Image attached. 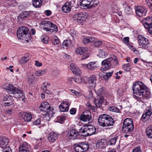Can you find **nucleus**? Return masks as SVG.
I'll return each mask as SVG.
<instances>
[{
	"mask_svg": "<svg viewBox=\"0 0 152 152\" xmlns=\"http://www.w3.org/2000/svg\"><path fill=\"white\" fill-rule=\"evenodd\" d=\"M39 108L41 111L44 113H45L47 115H49L52 113V111L50 109V105L46 102L42 103L39 106Z\"/></svg>",
	"mask_w": 152,
	"mask_h": 152,
	"instance_id": "9b49d317",
	"label": "nucleus"
},
{
	"mask_svg": "<svg viewBox=\"0 0 152 152\" xmlns=\"http://www.w3.org/2000/svg\"><path fill=\"white\" fill-rule=\"evenodd\" d=\"M13 94L14 96L16 98H21L23 95L22 91L21 90L19 89L15 88L13 91Z\"/></svg>",
	"mask_w": 152,
	"mask_h": 152,
	"instance_id": "5701e85b",
	"label": "nucleus"
},
{
	"mask_svg": "<svg viewBox=\"0 0 152 152\" xmlns=\"http://www.w3.org/2000/svg\"><path fill=\"white\" fill-rule=\"evenodd\" d=\"M78 135L77 132L76 130L73 129L70 130L69 132L68 133L69 138L71 139L74 140L76 139Z\"/></svg>",
	"mask_w": 152,
	"mask_h": 152,
	"instance_id": "bb28decb",
	"label": "nucleus"
},
{
	"mask_svg": "<svg viewBox=\"0 0 152 152\" xmlns=\"http://www.w3.org/2000/svg\"><path fill=\"white\" fill-rule=\"evenodd\" d=\"M31 38V34L29 33V31H28V33L26 34V37L23 38L22 39H25L26 40L28 41V40H30Z\"/></svg>",
	"mask_w": 152,
	"mask_h": 152,
	"instance_id": "6e6d98bb",
	"label": "nucleus"
},
{
	"mask_svg": "<svg viewBox=\"0 0 152 152\" xmlns=\"http://www.w3.org/2000/svg\"><path fill=\"white\" fill-rule=\"evenodd\" d=\"M35 65L37 66H42V64L41 63L37 61H35Z\"/></svg>",
	"mask_w": 152,
	"mask_h": 152,
	"instance_id": "774afa93",
	"label": "nucleus"
},
{
	"mask_svg": "<svg viewBox=\"0 0 152 152\" xmlns=\"http://www.w3.org/2000/svg\"><path fill=\"white\" fill-rule=\"evenodd\" d=\"M109 110L113 112L116 113H120V110L118 109L115 106L110 107L108 108Z\"/></svg>",
	"mask_w": 152,
	"mask_h": 152,
	"instance_id": "c03bdc74",
	"label": "nucleus"
},
{
	"mask_svg": "<svg viewBox=\"0 0 152 152\" xmlns=\"http://www.w3.org/2000/svg\"><path fill=\"white\" fill-rule=\"evenodd\" d=\"M132 152H142L140 149V146H138L133 149Z\"/></svg>",
	"mask_w": 152,
	"mask_h": 152,
	"instance_id": "5fc2aeb1",
	"label": "nucleus"
},
{
	"mask_svg": "<svg viewBox=\"0 0 152 152\" xmlns=\"http://www.w3.org/2000/svg\"><path fill=\"white\" fill-rule=\"evenodd\" d=\"M132 90L134 94L133 97L137 101L148 99L151 96L147 87L142 82H136L132 86Z\"/></svg>",
	"mask_w": 152,
	"mask_h": 152,
	"instance_id": "f257e3e1",
	"label": "nucleus"
},
{
	"mask_svg": "<svg viewBox=\"0 0 152 152\" xmlns=\"http://www.w3.org/2000/svg\"><path fill=\"white\" fill-rule=\"evenodd\" d=\"M71 92L77 96H79L80 94L79 92L74 90H72Z\"/></svg>",
	"mask_w": 152,
	"mask_h": 152,
	"instance_id": "338daca9",
	"label": "nucleus"
},
{
	"mask_svg": "<svg viewBox=\"0 0 152 152\" xmlns=\"http://www.w3.org/2000/svg\"><path fill=\"white\" fill-rule=\"evenodd\" d=\"M90 8L96 7L99 2V0H90Z\"/></svg>",
	"mask_w": 152,
	"mask_h": 152,
	"instance_id": "4c0bfd02",
	"label": "nucleus"
},
{
	"mask_svg": "<svg viewBox=\"0 0 152 152\" xmlns=\"http://www.w3.org/2000/svg\"><path fill=\"white\" fill-rule=\"evenodd\" d=\"M91 117L90 112L89 111H85L80 115V119L83 121L86 122L90 121Z\"/></svg>",
	"mask_w": 152,
	"mask_h": 152,
	"instance_id": "ddd939ff",
	"label": "nucleus"
},
{
	"mask_svg": "<svg viewBox=\"0 0 152 152\" xmlns=\"http://www.w3.org/2000/svg\"><path fill=\"white\" fill-rule=\"evenodd\" d=\"M70 105V103L68 102H62L59 106L60 111L62 112L68 111L69 110V107Z\"/></svg>",
	"mask_w": 152,
	"mask_h": 152,
	"instance_id": "dca6fc26",
	"label": "nucleus"
},
{
	"mask_svg": "<svg viewBox=\"0 0 152 152\" xmlns=\"http://www.w3.org/2000/svg\"><path fill=\"white\" fill-rule=\"evenodd\" d=\"M106 142L105 140L102 139L98 141L96 144L97 148L104 149L106 147Z\"/></svg>",
	"mask_w": 152,
	"mask_h": 152,
	"instance_id": "aec40b11",
	"label": "nucleus"
},
{
	"mask_svg": "<svg viewBox=\"0 0 152 152\" xmlns=\"http://www.w3.org/2000/svg\"><path fill=\"white\" fill-rule=\"evenodd\" d=\"M8 102H5L4 103V106H8L12 105L13 103L12 101H8Z\"/></svg>",
	"mask_w": 152,
	"mask_h": 152,
	"instance_id": "052dcab7",
	"label": "nucleus"
},
{
	"mask_svg": "<svg viewBox=\"0 0 152 152\" xmlns=\"http://www.w3.org/2000/svg\"><path fill=\"white\" fill-rule=\"evenodd\" d=\"M58 136L57 133L54 132H51L48 137V140L50 142H54L57 138Z\"/></svg>",
	"mask_w": 152,
	"mask_h": 152,
	"instance_id": "a878e982",
	"label": "nucleus"
},
{
	"mask_svg": "<svg viewBox=\"0 0 152 152\" xmlns=\"http://www.w3.org/2000/svg\"><path fill=\"white\" fill-rule=\"evenodd\" d=\"M32 4L36 8H40L42 6L43 2L42 0H32Z\"/></svg>",
	"mask_w": 152,
	"mask_h": 152,
	"instance_id": "473e14b6",
	"label": "nucleus"
},
{
	"mask_svg": "<svg viewBox=\"0 0 152 152\" xmlns=\"http://www.w3.org/2000/svg\"><path fill=\"white\" fill-rule=\"evenodd\" d=\"M135 10L137 15L140 17L145 15L147 12L145 8L140 6L136 7Z\"/></svg>",
	"mask_w": 152,
	"mask_h": 152,
	"instance_id": "4468645a",
	"label": "nucleus"
},
{
	"mask_svg": "<svg viewBox=\"0 0 152 152\" xmlns=\"http://www.w3.org/2000/svg\"><path fill=\"white\" fill-rule=\"evenodd\" d=\"M35 80L34 77H28V82L30 86H32L34 84V81Z\"/></svg>",
	"mask_w": 152,
	"mask_h": 152,
	"instance_id": "79ce46f5",
	"label": "nucleus"
},
{
	"mask_svg": "<svg viewBox=\"0 0 152 152\" xmlns=\"http://www.w3.org/2000/svg\"><path fill=\"white\" fill-rule=\"evenodd\" d=\"M22 118L26 121H31L32 118L31 114L29 113H23L22 114Z\"/></svg>",
	"mask_w": 152,
	"mask_h": 152,
	"instance_id": "cd10ccee",
	"label": "nucleus"
},
{
	"mask_svg": "<svg viewBox=\"0 0 152 152\" xmlns=\"http://www.w3.org/2000/svg\"><path fill=\"white\" fill-rule=\"evenodd\" d=\"M142 24L145 28H148L152 25V17H148L144 18L142 21Z\"/></svg>",
	"mask_w": 152,
	"mask_h": 152,
	"instance_id": "a211bd4d",
	"label": "nucleus"
},
{
	"mask_svg": "<svg viewBox=\"0 0 152 152\" xmlns=\"http://www.w3.org/2000/svg\"><path fill=\"white\" fill-rule=\"evenodd\" d=\"M90 0H82L80 3L81 6L83 7L90 8Z\"/></svg>",
	"mask_w": 152,
	"mask_h": 152,
	"instance_id": "72a5a7b5",
	"label": "nucleus"
},
{
	"mask_svg": "<svg viewBox=\"0 0 152 152\" xmlns=\"http://www.w3.org/2000/svg\"><path fill=\"white\" fill-rule=\"evenodd\" d=\"M2 152H12L11 148L9 146H5L3 148Z\"/></svg>",
	"mask_w": 152,
	"mask_h": 152,
	"instance_id": "8fccbe9b",
	"label": "nucleus"
},
{
	"mask_svg": "<svg viewBox=\"0 0 152 152\" xmlns=\"http://www.w3.org/2000/svg\"><path fill=\"white\" fill-rule=\"evenodd\" d=\"M147 135L149 138H152V127H148L146 130Z\"/></svg>",
	"mask_w": 152,
	"mask_h": 152,
	"instance_id": "a19ab883",
	"label": "nucleus"
},
{
	"mask_svg": "<svg viewBox=\"0 0 152 152\" xmlns=\"http://www.w3.org/2000/svg\"><path fill=\"white\" fill-rule=\"evenodd\" d=\"M103 90L104 88H100L97 91V94H98V95L99 96L102 95V94L104 93Z\"/></svg>",
	"mask_w": 152,
	"mask_h": 152,
	"instance_id": "864d4df0",
	"label": "nucleus"
},
{
	"mask_svg": "<svg viewBox=\"0 0 152 152\" xmlns=\"http://www.w3.org/2000/svg\"><path fill=\"white\" fill-rule=\"evenodd\" d=\"M132 63H130L124 64L123 66V68L124 70L126 72H129L131 69L130 66H131Z\"/></svg>",
	"mask_w": 152,
	"mask_h": 152,
	"instance_id": "ea45409f",
	"label": "nucleus"
},
{
	"mask_svg": "<svg viewBox=\"0 0 152 152\" xmlns=\"http://www.w3.org/2000/svg\"><path fill=\"white\" fill-rule=\"evenodd\" d=\"M8 142V139L6 137L0 136V146L2 148L6 146Z\"/></svg>",
	"mask_w": 152,
	"mask_h": 152,
	"instance_id": "393cba45",
	"label": "nucleus"
},
{
	"mask_svg": "<svg viewBox=\"0 0 152 152\" xmlns=\"http://www.w3.org/2000/svg\"><path fill=\"white\" fill-rule=\"evenodd\" d=\"M40 119H37L36 121L33 122V124L34 125H38L40 123Z\"/></svg>",
	"mask_w": 152,
	"mask_h": 152,
	"instance_id": "e2e57ef3",
	"label": "nucleus"
},
{
	"mask_svg": "<svg viewBox=\"0 0 152 152\" xmlns=\"http://www.w3.org/2000/svg\"><path fill=\"white\" fill-rule=\"evenodd\" d=\"M28 31H29V30L25 26L20 27L17 31V34L18 38L21 39L25 37Z\"/></svg>",
	"mask_w": 152,
	"mask_h": 152,
	"instance_id": "9d476101",
	"label": "nucleus"
},
{
	"mask_svg": "<svg viewBox=\"0 0 152 152\" xmlns=\"http://www.w3.org/2000/svg\"><path fill=\"white\" fill-rule=\"evenodd\" d=\"M89 145L87 144L82 142L79 144H76L74 145V148L77 152H84L88 148Z\"/></svg>",
	"mask_w": 152,
	"mask_h": 152,
	"instance_id": "1a4fd4ad",
	"label": "nucleus"
},
{
	"mask_svg": "<svg viewBox=\"0 0 152 152\" xmlns=\"http://www.w3.org/2000/svg\"><path fill=\"white\" fill-rule=\"evenodd\" d=\"M123 7L124 9L125 13L129 15H131L132 14V9L130 8V6L128 5L127 3L125 2L123 4Z\"/></svg>",
	"mask_w": 152,
	"mask_h": 152,
	"instance_id": "7c9ffc66",
	"label": "nucleus"
},
{
	"mask_svg": "<svg viewBox=\"0 0 152 152\" xmlns=\"http://www.w3.org/2000/svg\"><path fill=\"white\" fill-rule=\"evenodd\" d=\"M117 140V137L111 139L109 142V144L112 145H114L116 143Z\"/></svg>",
	"mask_w": 152,
	"mask_h": 152,
	"instance_id": "de8ad7c7",
	"label": "nucleus"
},
{
	"mask_svg": "<svg viewBox=\"0 0 152 152\" xmlns=\"http://www.w3.org/2000/svg\"><path fill=\"white\" fill-rule=\"evenodd\" d=\"M152 113V110L150 109H146L144 111L141 118L142 121H144L145 119H148L150 118Z\"/></svg>",
	"mask_w": 152,
	"mask_h": 152,
	"instance_id": "6ab92c4d",
	"label": "nucleus"
},
{
	"mask_svg": "<svg viewBox=\"0 0 152 152\" xmlns=\"http://www.w3.org/2000/svg\"><path fill=\"white\" fill-rule=\"evenodd\" d=\"M146 1L148 6L152 10V0H146Z\"/></svg>",
	"mask_w": 152,
	"mask_h": 152,
	"instance_id": "4d7b16f0",
	"label": "nucleus"
},
{
	"mask_svg": "<svg viewBox=\"0 0 152 152\" xmlns=\"http://www.w3.org/2000/svg\"><path fill=\"white\" fill-rule=\"evenodd\" d=\"M86 16L83 12H77L73 16L74 20L78 22H81L86 20Z\"/></svg>",
	"mask_w": 152,
	"mask_h": 152,
	"instance_id": "f8f14e48",
	"label": "nucleus"
},
{
	"mask_svg": "<svg viewBox=\"0 0 152 152\" xmlns=\"http://www.w3.org/2000/svg\"><path fill=\"white\" fill-rule=\"evenodd\" d=\"M45 73L44 70H42L39 71H37L35 72V74L37 76H40L43 75Z\"/></svg>",
	"mask_w": 152,
	"mask_h": 152,
	"instance_id": "09e8293b",
	"label": "nucleus"
},
{
	"mask_svg": "<svg viewBox=\"0 0 152 152\" xmlns=\"http://www.w3.org/2000/svg\"><path fill=\"white\" fill-rule=\"evenodd\" d=\"M94 38L93 37H87L85 38L83 40V42L85 44H87L89 42H92L94 41Z\"/></svg>",
	"mask_w": 152,
	"mask_h": 152,
	"instance_id": "c9c22d12",
	"label": "nucleus"
},
{
	"mask_svg": "<svg viewBox=\"0 0 152 152\" xmlns=\"http://www.w3.org/2000/svg\"><path fill=\"white\" fill-rule=\"evenodd\" d=\"M71 41L70 40H66L64 41L62 43V46L64 48L67 47L71 44Z\"/></svg>",
	"mask_w": 152,
	"mask_h": 152,
	"instance_id": "37998d69",
	"label": "nucleus"
},
{
	"mask_svg": "<svg viewBox=\"0 0 152 152\" xmlns=\"http://www.w3.org/2000/svg\"><path fill=\"white\" fill-rule=\"evenodd\" d=\"M103 100L104 98L102 96H99L98 99L95 100L94 101L96 106L97 107H100L103 102Z\"/></svg>",
	"mask_w": 152,
	"mask_h": 152,
	"instance_id": "c756f323",
	"label": "nucleus"
},
{
	"mask_svg": "<svg viewBox=\"0 0 152 152\" xmlns=\"http://www.w3.org/2000/svg\"><path fill=\"white\" fill-rule=\"evenodd\" d=\"M76 112V109L72 108L70 110L69 112L70 114L72 115H74L75 114Z\"/></svg>",
	"mask_w": 152,
	"mask_h": 152,
	"instance_id": "13d9d810",
	"label": "nucleus"
},
{
	"mask_svg": "<svg viewBox=\"0 0 152 152\" xmlns=\"http://www.w3.org/2000/svg\"><path fill=\"white\" fill-rule=\"evenodd\" d=\"M96 62H91L89 63L87 65V68L91 70H94L98 67V66L96 64Z\"/></svg>",
	"mask_w": 152,
	"mask_h": 152,
	"instance_id": "2f4dec72",
	"label": "nucleus"
},
{
	"mask_svg": "<svg viewBox=\"0 0 152 152\" xmlns=\"http://www.w3.org/2000/svg\"><path fill=\"white\" fill-rule=\"evenodd\" d=\"M72 2L70 1L66 3L62 7V11L64 13H68L71 10Z\"/></svg>",
	"mask_w": 152,
	"mask_h": 152,
	"instance_id": "412c9836",
	"label": "nucleus"
},
{
	"mask_svg": "<svg viewBox=\"0 0 152 152\" xmlns=\"http://www.w3.org/2000/svg\"><path fill=\"white\" fill-rule=\"evenodd\" d=\"M70 80L72 82H75L77 83H79L81 82L82 80L80 78H71L70 79Z\"/></svg>",
	"mask_w": 152,
	"mask_h": 152,
	"instance_id": "49530a36",
	"label": "nucleus"
},
{
	"mask_svg": "<svg viewBox=\"0 0 152 152\" xmlns=\"http://www.w3.org/2000/svg\"><path fill=\"white\" fill-rule=\"evenodd\" d=\"M71 70L72 72L76 75H79L81 74L80 69L77 67L74 64L71 63L70 64Z\"/></svg>",
	"mask_w": 152,
	"mask_h": 152,
	"instance_id": "4be33fe9",
	"label": "nucleus"
},
{
	"mask_svg": "<svg viewBox=\"0 0 152 152\" xmlns=\"http://www.w3.org/2000/svg\"><path fill=\"white\" fill-rule=\"evenodd\" d=\"M49 40V38L47 36H45L42 39V41L45 44L48 43Z\"/></svg>",
	"mask_w": 152,
	"mask_h": 152,
	"instance_id": "603ef678",
	"label": "nucleus"
},
{
	"mask_svg": "<svg viewBox=\"0 0 152 152\" xmlns=\"http://www.w3.org/2000/svg\"><path fill=\"white\" fill-rule=\"evenodd\" d=\"M15 88L13 85L11 84L6 85L4 87V90L9 94H12Z\"/></svg>",
	"mask_w": 152,
	"mask_h": 152,
	"instance_id": "c85d7f7f",
	"label": "nucleus"
},
{
	"mask_svg": "<svg viewBox=\"0 0 152 152\" xmlns=\"http://www.w3.org/2000/svg\"><path fill=\"white\" fill-rule=\"evenodd\" d=\"M96 79L95 75H91L88 78V84L91 88H93L95 87L96 84Z\"/></svg>",
	"mask_w": 152,
	"mask_h": 152,
	"instance_id": "f3484780",
	"label": "nucleus"
},
{
	"mask_svg": "<svg viewBox=\"0 0 152 152\" xmlns=\"http://www.w3.org/2000/svg\"><path fill=\"white\" fill-rule=\"evenodd\" d=\"M107 53L103 49H99L98 56L101 58H104L107 56Z\"/></svg>",
	"mask_w": 152,
	"mask_h": 152,
	"instance_id": "f704fd0d",
	"label": "nucleus"
},
{
	"mask_svg": "<svg viewBox=\"0 0 152 152\" xmlns=\"http://www.w3.org/2000/svg\"><path fill=\"white\" fill-rule=\"evenodd\" d=\"M51 40L52 44L55 45H58L59 43L58 38L56 36L53 37L51 38Z\"/></svg>",
	"mask_w": 152,
	"mask_h": 152,
	"instance_id": "58836bf2",
	"label": "nucleus"
},
{
	"mask_svg": "<svg viewBox=\"0 0 152 152\" xmlns=\"http://www.w3.org/2000/svg\"><path fill=\"white\" fill-rule=\"evenodd\" d=\"M99 125L103 127L111 126L113 125L114 121L110 115L103 114L99 116L98 118Z\"/></svg>",
	"mask_w": 152,
	"mask_h": 152,
	"instance_id": "7ed1b4c3",
	"label": "nucleus"
},
{
	"mask_svg": "<svg viewBox=\"0 0 152 152\" xmlns=\"http://www.w3.org/2000/svg\"><path fill=\"white\" fill-rule=\"evenodd\" d=\"M51 12L50 10H46L45 11V13L47 16H50L51 14Z\"/></svg>",
	"mask_w": 152,
	"mask_h": 152,
	"instance_id": "69168bd1",
	"label": "nucleus"
},
{
	"mask_svg": "<svg viewBox=\"0 0 152 152\" xmlns=\"http://www.w3.org/2000/svg\"><path fill=\"white\" fill-rule=\"evenodd\" d=\"M129 38L127 37H126L124 38L123 41L126 45H127L129 43Z\"/></svg>",
	"mask_w": 152,
	"mask_h": 152,
	"instance_id": "680f3d73",
	"label": "nucleus"
},
{
	"mask_svg": "<svg viewBox=\"0 0 152 152\" xmlns=\"http://www.w3.org/2000/svg\"><path fill=\"white\" fill-rule=\"evenodd\" d=\"M58 119H59L60 121H63L66 119V117L65 116H61L58 117Z\"/></svg>",
	"mask_w": 152,
	"mask_h": 152,
	"instance_id": "0e129e2a",
	"label": "nucleus"
},
{
	"mask_svg": "<svg viewBox=\"0 0 152 152\" xmlns=\"http://www.w3.org/2000/svg\"><path fill=\"white\" fill-rule=\"evenodd\" d=\"M113 73V72H107L106 73L104 77H106L107 78H108L112 76Z\"/></svg>",
	"mask_w": 152,
	"mask_h": 152,
	"instance_id": "bf43d9fd",
	"label": "nucleus"
},
{
	"mask_svg": "<svg viewBox=\"0 0 152 152\" xmlns=\"http://www.w3.org/2000/svg\"><path fill=\"white\" fill-rule=\"evenodd\" d=\"M118 64V59L117 57L113 55H111L110 57L102 61V67L101 70L104 71L108 70L111 66H115Z\"/></svg>",
	"mask_w": 152,
	"mask_h": 152,
	"instance_id": "f03ea898",
	"label": "nucleus"
},
{
	"mask_svg": "<svg viewBox=\"0 0 152 152\" xmlns=\"http://www.w3.org/2000/svg\"><path fill=\"white\" fill-rule=\"evenodd\" d=\"M102 44V41L100 40L96 41L94 42V45L96 47L100 46Z\"/></svg>",
	"mask_w": 152,
	"mask_h": 152,
	"instance_id": "3c124183",
	"label": "nucleus"
},
{
	"mask_svg": "<svg viewBox=\"0 0 152 152\" xmlns=\"http://www.w3.org/2000/svg\"><path fill=\"white\" fill-rule=\"evenodd\" d=\"M41 24L43 26V29L47 31L56 32L58 31L56 25L50 21H44Z\"/></svg>",
	"mask_w": 152,
	"mask_h": 152,
	"instance_id": "39448f33",
	"label": "nucleus"
},
{
	"mask_svg": "<svg viewBox=\"0 0 152 152\" xmlns=\"http://www.w3.org/2000/svg\"><path fill=\"white\" fill-rule=\"evenodd\" d=\"M88 51V48L84 47H79L77 48L75 50L76 53L77 54L82 55V60L87 58L89 56V53Z\"/></svg>",
	"mask_w": 152,
	"mask_h": 152,
	"instance_id": "0eeeda50",
	"label": "nucleus"
},
{
	"mask_svg": "<svg viewBox=\"0 0 152 152\" xmlns=\"http://www.w3.org/2000/svg\"><path fill=\"white\" fill-rule=\"evenodd\" d=\"M33 13L32 11H25L22 12L20 13L18 17V18L19 19H21V20H23L25 18H27L30 15H31Z\"/></svg>",
	"mask_w": 152,
	"mask_h": 152,
	"instance_id": "b1692460",
	"label": "nucleus"
},
{
	"mask_svg": "<svg viewBox=\"0 0 152 152\" xmlns=\"http://www.w3.org/2000/svg\"><path fill=\"white\" fill-rule=\"evenodd\" d=\"M30 58L28 55L22 57L20 60V64H25L29 60Z\"/></svg>",
	"mask_w": 152,
	"mask_h": 152,
	"instance_id": "e433bc0d",
	"label": "nucleus"
},
{
	"mask_svg": "<svg viewBox=\"0 0 152 152\" xmlns=\"http://www.w3.org/2000/svg\"><path fill=\"white\" fill-rule=\"evenodd\" d=\"M31 150V146L26 142H23L19 148V152H29Z\"/></svg>",
	"mask_w": 152,
	"mask_h": 152,
	"instance_id": "2eb2a0df",
	"label": "nucleus"
},
{
	"mask_svg": "<svg viewBox=\"0 0 152 152\" xmlns=\"http://www.w3.org/2000/svg\"><path fill=\"white\" fill-rule=\"evenodd\" d=\"M13 97L10 95H6L4 96L3 99V101H12V99Z\"/></svg>",
	"mask_w": 152,
	"mask_h": 152,
	"instance_id": "a18cd8bd",
	"label": "nucleus"
},
{
	"mask_svg": "<svg viewBox=\"0 0 152 152\" xmlns=\"http://www.w3.org/2000/svg\"><path fill=\"white\" fill-rule=\"evenodd\" d=\"M137 40L140 48L146 49L148 48L149 42L147 38L142 35H139L137 38Z\"/></svg>",
	"mask_w": 152,
	"mask_h": 152,
	"instance_id": "6e6552de",
	"label": "nucleus"
},
{
	"mask_svg": "<svg viewBox=\"0 0 152 152\" xmlns=\"http://www.w3.org/2000/svg\"><path fill=\"white\" fill-rule=\"evenodd\" d=\"M123 124V131L126 133L130 134L134 128L132 120L130 118H126L124 120Z\"/></svg>",
	"mask_w": 152,
	"mask_h": 152,
	"instance_id": "20e7f679",
	"label": "nucleus"
},
{
	"mask_svg": "<svg viewBox=\"0 0 152 152\" xmlns=\"http://www.w3.org/2000/svg\"><path fill=\"white\" fill-rule=\"evenodd\" d=\"M96 131V128L94 126L89 125L83 128H82L80 129V132L83 134H85L84 136H90L94 134Z\"/></svg>",
	"mask_w": 152,
	"mask_h": 152,
	"instance_id": "423d86ee",
	"label": "nucleus"
}]
</instances>
